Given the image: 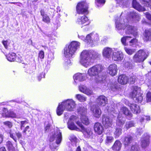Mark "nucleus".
Returning a JSON list of instances; mask_svg holds the SVG:
<instances>
[{"mask_svg": "<svg viewBox=\"0 0 151 151\" xmlns=\"http://www.w3.org/2000/svg\"><path fill=\"white\" fill-rule=\"evenodd\" d=\"M8 118H17V115L12 110H9V114L7 116Z\"/></svg>", "mask_w": 151, "mask_h": 151, "instance_id": "obj_38", "label": "nucleus"}, {"mask_svg": "<svg viewBox=\"0 0 151 151\" xmlns=\"http://www.w3.org/2000/svg\"><path fill=\"white\" fill-rule=\"evenodd\" d=\"M88 5L86 3L83 1L78 2L77 4L76 10L78 14H88Z\"/></svg>", "mask_w": 151, "mask_h": 151, "instance_id": "obj_4", "label": "nucleus"}, {"mask_svg": "<svg viewBox=\"0 0 151 151\" xmlns=\"http://www.w3.org/2000/svg\"><path fill=\"white\" fill-rule=\"evenodd\" d=\"M50 126L51 125L49 123L47 124L46 126L45 127V131H46L49 130L50 129Z\"/></svg>", "mask_w": 151, "mask_h": 151, "instance_id": "obj_61", "label": "nucleus"}, {"mask_svg": "<svg viewBox=\"0 0 151 151\" xmlns=\"http://www.w3.org/2000/svg\"><path fill=\"white\" fill-rule=\"evenodd\" d=\"M81 123H82L86 125H88L90 124V122L87 116L85 115H82L80 118Z\"/></svg>", "mask_w": 151, "mask_h": 151, "instance_id": "obj_32", "label": "nucleus"}, {"mask_svg": "<svg viewBox=\"0 0 151 151\" xmlns=\"http://www.w3.org/2000/svg\"><path fill=\"white\" fill-rule=\"evenodd\" d=\"M22 133L24 137H25L26 136H29L32 133V130L29 126H27L22 131Z\"/></svg>", "mask_w": 151, "mask_h": 151, "instance_id": "obj_29", "label": "nucleus"}, {"mask_svg": "<svg viewBox=\"0 0 151 151\" xmlns=\"http://www.w3.org/2000/svg\"><path fill=\"white\" fill-rule=\"evenodd\" d=\"M2 43L3 45L4 46V47L7 49L8 47V41L7 40H3L2 41Z\"/></svg>", "mask_w": 151, "mask_h": 151, "instance_id": "obj_59", "label": "nucleus"}, {"mask_svg": "<svg viewBox=\"0 0 151 151\" xmlns=\"http://www.w3.org/2000/svg\"><path fill=\"white\" fill-rule=\"evenodd\" d=\"M76 123L81 128V130L85 138H92L93 136V133L91 128H86L80 122L78 121Z\"/></svg>", "mask_w": 151, "mask_h": 151, "instance_id": "obj_5", "label": "nucleus"}, {"mask_svg": "<svg viewBox=\"0 0 151 151\" xmlns=\"http://www.w3.org/2000/svg\"><path fill=\"white\" fill-rule=\"evenodd\" d=\"M45 53L43 51L41 50L39 52L38 58L43 59L44 58Z\"/></svg>", "mask_w": 151, "mask_h": 151, "instance_id": "obj_47", "label": "nucleus"}, {"mask_svg": "<svg viewBox=\"0 0 151 151\" xmlns=\"http://www.w3.org/2000/svg\"><path fill=\"white\" fill-rule=\"evenodd\" d=\"M138 87L136 86H133L132 87V91L130 95L132 98L135 101V102H141L142 100V96L140 94L137 93Z\"/></svg>", "mask_w": 151, "mask_h": 151, "instance_id": "obj_7", "label": "nucleus"}, {"mask_svg": "<svg viewBox=\"0 0 151 151\" xmlns=\"http://www.w3.org/2000/svg\"><path fill=\"white\" fill-rule=\"evenodd\" d=\"M103 69L102 65L97 64L89 68L88 71V74L91 76L98 75Z\"/></svg>", "mask_w": 151, "mask_h": 151, "instance_id": "obj_6", "label": "nucleus"}, {"mask_svg": "<svg viewBox=\"0 0 151 151\" xmlns=\"http://www.w3.org/2000/svg\"><path fill=\"white\" fill-rule=\"evenodd\" d=\"M45 74L42 72L40 73L39 75L37 76V79L39 81H40L42 78H44L45 77Z\"/></svg>", "mask_w": 151, "mask_h": 151, "instance_id": "obj_53", "label": "nucleus"}, {"mask_svg": "<svg viewBox=\"0 0 151 151\" xmlns=\"http://www.w3.org/2000/svg\"><path fill=\"white\" fill-rule=\"evenodd\" d=\"M134 125V124L133 122L131 121L127 123L125 125V127L126 129H127L129 128L133 127Z\"/></svg>", "mask_w": 151, "mask_h": 151, "instance_id": "obj_43", "label": "nucleus"}, {"mask_svg": "<svg viewBox=\"0 0 151 151\" xmlns=\"http://www.w3.org/2000/svg\"><path fill=\"white\" fill-rule=\"evenodd\" d=\"M130 16L131 18L135 21H139L140 19V17L139 14L134 11L130 12Z\"/></svg>", "mask_w": 151, "mask_h": 151, "instance_id": "obj_31", "label": "nucleus"}, {"mask_svg": "<svg viewBox=\"0 0 151 151\" xmlns=\"http://www.w3.org/2000/svg\"><path fill=\"white\" fill-rule=\"evenodd\" d=\"M146 18L148 20L151 21V15L148 12H146L145 13Z\"/></svg>", "mask_w": 151, "mask_h": 151, "instance_id": "obj_60", "label": "nucleus"}, {"mask_svg": "<svg viewBox=\"0 0 151 151\" xmlns=\"http://www.w3.org/2000/svg\"><path fill=\"white\" fill-rule=\"evenodd\" d=\"M9 111L7 109L4 108L2 109V112L1 113L2 116L3 117L8 118L7 116L9 114Z\"/></svg>", "mask_w": 151, "mask_h": 151, "instance_id": "obj_39", "label": "nucleus"}, {"mask_svg": "<svg viewBox=\"0 0 151 151\" xmlns=\"http://www.w3.org/2000/svg\"><path fill=\"white\" fill-rule=\"evenodd\" d=\"M76 23L77 24L82 25V27L84 26L89 24L90 22L88 17L86 15H83L78 18Z\"/></svg>", "mask_w": 151, "mask_h": 151, "instance_id": "obj_10", "label": "nucleus"}, {"mask_svg": "<svg viewBox=\"0 0 151 151\" xmlns=\"http://www.w3.org/2000/svg\"><path fill=\"white\" fill-rule=\"evenodd\" d=\"M74 79L78 80L80 81H83L85 80L84 77L83 76L82 73H77L75 74L73 76Z\"/></svg>", "mask_w": 151, "mask_h": 151, "instance_id": "obj_35", "label": "nucleus"}, {"mask_svg": "<svg viewBox=\"0 0 151 151\" xmlns=\"http://www.w3.org/2000/svg\"><path fill=\"white\" fill-rule=\"evenodd\" d=\"M93 54L86 50H83L80 55V63L85 67H87L91 64Z\"/></svg>", "mask_w": 151, "mask_h": 151, "instance_id": "obj_2", "label": "nucleus"}, {"mask_svg": "<svg viewBox=\"0 0 151 151\" xmlns=\"http://www.w3.org/2000/svg\"><path fill=\"white\" fill-rule=\"evenodd\" d=\"M122 133V129L119 127H117L114 132L115 138H118Z\"/></svg>", "mask_w": 151, "mask_h": 151, "instance_id": "obj_36", "label": "nucleus"}, {"mask_svg": "<svg viewBox=\"0 0 151 151\" xmlns=\"http://www.w3.org/2000/svg\"><path fill=\"white\" fill-rule=\"evenodd\" d=\"M10 137L12 138L15 142H16L17 138L14 135V134L12 133L11 130L9 132Z\"/></svg>", "mask_w": 151, "mask_h": 151, "instance_id": "obj_58", "label": "nucleus"}, {"mask_svg": "<svg viewBox=\"0 0 151 151\" xmlns=\"http://www.w3.org/2000/svg\"><path fill=\"white\" fill-rule=\"evenodd\" d=\"M109 73L112 76L115 75L117 73L118 69L117 65L114 64L110 65L108 68Z\"/></svg>", "mask_w": 151, "mask_h": 151, "instance_id": "obj_18", "label": "nucleus"}, {"mask_svg": "<svg viewBox=\"0 0 151 151\" xmlns=\"http://www.w3.org/2000/svg\"><path fill=\"white\" fill-rule=\"evenodd\" d=\"M120 110L127 119L128 120L132 119L133 114L127 108L126 106H123L121 108Z\"/></svg>", "mask_w": 151, "mask_h": 151, "instance_id": "obj_17", "label": "nucleus"}, {"mask_svg": "<svg viewBox=\"0 0 151 151\" xmlns=\"http://www.w3.org/2000/svg\"><path fill=\"white\" fill-rule=\"evenodd\" d=\"M23 59L22 56H21L19 55V56L16 55V59L15 60V61L18 63H21L22 61H23Z\"/></svg>", "mask_w": 151, "mask_h": 151, "instance_id": "obj_55", "label": "nucleus"}, {"mask_svg": "<svg viewBox=\"0 0 151 151\" xmlns=\"http://www.w3.org/2000/svg\"><path fill=\"white\" fill-rule=\"evenodd\" d=\"M124 50L129 55H131L133 54L135 51V49H131L127 47H124Z\"/></svg>", "mask_w": 151, "mask_h": 151, "instance_id": "obj_37", "label": "nucleus"}, {"mask_svg": "<svg viewBox=\"0 0 151 151\" xmlns=\"http://www.w3.org/2000/svg\"><path fill=\"white\" fill-rule=\"evenodd\" d=\"M122 147V143L119 140H116L111 147V149L114 151H120Z\"/></svg>", "mask_w": 151, "mask_h": 151, "instance_id": "obj_22", "label": "nucleus"}, {"mask_svg": "<svg viewBox=\"0 0 151 151\" xmlns=\"http://www.w3.org/2000/svg\"><path fill=\"white\" fill-rule=\"evenodd\" d=\"M133 137L130 134L127 135L125 136L124 139L123 143L125 147L129 146L133 141Z\"/></svg>", "mask_w": 151, "mask_h": 151, "instance_id": "obj_21", "label": "nucleus"}, {"mask_svg": "<svg viewBox=\"0 0 151 151\" xmlns=\"http://www.w3.org/2000/svg\"><path fill=\"white\" fill-rule=\"evenodd\" d=\"M3 124L5 126H7L9 128H11L13 126L12 123L9 121H5L3 122Z\"/></svg>", "mask_w": 151, "mask_h": 151, "instance_id": "obj_52", "label": "nucleus"}, {"mask_svg": "<svg viewBox=\"0 0 151 151\" xmlns=\"http://www.w3.org/2000/svg\"><path fill=\"white\" fill-rule=\"evenodd\" d=\"M149 55L148 52H145L144 49H140L134 55L132 59L135 63H142L148 58Z\"/></svg>", "mask_w": 151, "mask_h": 151, "instance_id": "obj_3", "label": "nucleus"}, {"mask_svg": "<svg viewBox=\"0 0 151 151\" xmlns=\"http://www.w3.org/2000/svg\"><path fill=\"white\" fill-rule=\"evenodd\" d=\"M135 78L134 76H132L129 78L128 83L130 84H134L135 82Z\"/></svg>", "mask_w": 151, "mask_h": 151, "instance_id": "obj_46", "label": "nucleus"}, {"mask_svg": "<svg viewBox=\"0 0 151 151\" xmlns=\"http://www.w3.org/2000/svg\"><path fill=\"white\" fill-rule=\"evenodd\" d=\"M16 134L19 139H24L25 138V137H24L23 135V134H22V133L19 132L18 131L17 132H16L15 133Z\"/></svg>", "mask_w": 151, "mask_h": 151, "instance_id": "obj_45", "label": "nucleus"}, {"mask_svg": "<svg viewBox=\"0 0 151 151\" xmlns=\"http://www.w3.org/2000/svg\"><path fill=\"white\" fill-rule=\"evenodd\" d=\"M16 57V54L12 52H9L6 56L7 60L10 62H14Z\"/></svg>", "mask_w": 151, "mask_h": 151, "instance_id": "obj_30", "label": "nucleus"}, {"mask_svg": "<svg viewBox=\"0 0 151 151\" xmlns=\"http://www.w3.org/2000/svg\"><path fill=\"white\" fill-rule=\"evenodd\" d=\"M102 123L104 126L108 128L112 124V121L110 118L105 114H103L102 117Z\"/></svg>", "mask_w": 151, "mask_h": 151, "instance_id": "obj_14", "label": "nucleus"}, {"mask_svg": "<svg viewBox=\"0 0 151 151\" xmlns=\"http://www.w3.org/2000/svg\"><path fill=\"white\" fill-rule=\"evenodd\" d=\"M76 96V98L81 102H84L86 100V98L81 94H77Z\"/></svg>", "mask_w": 151, "mask_h": 151, "instance_id": "obj_41", "label": "nucleus"}, {"mask_svg": "<svg viewBox=\"0 0 151 151\" xmlns=\"http://www.w3.org/2000/svg\"><path fill=\"white\" fill-rule=\"evenodd\" d=\"M139 147L138 145L136 144L132 146L131 148V151H138Z\"/></svg>", "mask_w": 151, "mask_h": 151, "instance_id": "obj_51", "label": "nucleus"}, {"mask_svg": "<svg viewBox=\"0 0 151 151\" xmlns=\"http://www.w3.org/2000/svg\"><path fill=\"white\" fill-rule=\"evenodd\" d=\"M65 109V108L64 107L63 102L59 103L56 109L57 114L58 116L61 115L63 114Z\"/></svg>", "mask_w": 151, "mask_h": 151, "instance_id": "obj_28", "label": "nucleus"}, {"mask_svg": "<svg viewBox=\"0 0 151 151\" xmlns=\"http://www.w3.org/2000/svg\"><path fill=\"white\" fill-rule=\"evenodd\" d=\"M142 39L146 42L151 40V28H147L145 29L142 33Z\"/></svg>", "mask_w": 151, "mask_h": 151, "instance_id": "obj_11", "label": "nucleus"}, {"mask_svg": "<svg viewBox=\"0 0 151 151\" xmlns=\"http://www.w3.org/2000/svg\"><path fill=\"white\" fill-rule=\"evenodd\" d=\"M91 109L93 113V116L95 117L99 118L100 117L101 112V110L99 108L96 106H93Z\"/></svg>", "mask_w": 151, "mask_h": 151, "instance_id": "obj_25", "label": "nucleus"}, {"mask_svg": "<svg viewBox=\"0 0 151 151\" xmlns=\"http://www.w3.org/2000/svg\"><path fill=\"white\" fill-rule=\"evenodd\" d=\"M116 27L119 30L124 29L125 28L124 24L118 23L116 24Z\"/></svg>", "mask_w": 151, "mask_h": 151, "instance_id": "obj_42", "label": "nucleus"}, {"mask_svg": "<svg viewBox=\"0 0 151 151\" xmlns=\"http://www.w3.org/2000/svg\"><path fill=\"white\" fill-rule=\"evenodd\" d=\"M80 46V43L75 41L71 42L68 47L64 49V54L66 57H72Z\"/></svg>", "mask_w": 151, "mask_h": 151, "instance_id": "obj_1", "label": "nucleus"}, {"mask_svg": "<svg viewBox=\"0 0 151 151\" xmlns=\"http://www.w3.org/2000/svg\"><path fill=\"white\" fill-rule=\"evenodd\" d=\"M137 40L136 38H134L131 40L129 42L131 44V45H132L136 44L137 42Z\"/></svg>", "mask_w": 151, "mask_h": 151, "instance_id": "obj_57", "label": "nucleus"}, {"mask_svg": "<svg viewBox=\"0 0 151 151\" xmlns=\"http://www.w3.org/2000/svg\"><path fill=\"white\" fill-rule=\"evenodd\" d=\"M125 28L126 34H132L135 36L138 35L137 28L134 26L128 25L126 26Z\"/></svg>", "mask_w": 151, "mask_h": 151, "instance_id": "obj_12", "label": "nucleus"}, {"mask_svg": "<svg viewBox=\"0 0 151 151\" xmlns=\"http://www.w3.org/2000/svg\"><path fill=\"white\" fill-rule=\"evenodd\" d=\"M129 77L125 74H121L119 75L118 78V82L122 85H125L129 82Z\"/></svg>", "mask_w": 151, "mask_h": 151, "instance_id": "obj_16", "label": "nucleus"}, {"mask_svg": "<svg viewBox=\"0 0 151 151\" xmlns=\"http://www.w3.org/2000/svg\"><path fill=\"white\" fill-rule=\"evenodd\" d=\"M114 140V138L113 136H107L105 140V143L106 144H109L112 142Z\"/></svg>", "mask_w": 151, "mask_h": 151, "instance_id": "obj_40", "label": "nucleus"}, {"mask_svg": "<svg viewBox=\"0 0 151 151\" xmlns=\"http://www.w3.org/2000/svg\"><path fill=\"white\" fill-rule=\"evenodd\" d=\"M146 97L148 102H151V92L148 91L146 95Z\"/></svg>", "mask_w": 151, "mask_h": 151, "instance_id": "obj_54", "label": "nucleus"}, {"mask_svg": "<svg viewBox=\"0 0 151 151\" xmlns=\"http://www.w3.org/2000/svg\"><path fill=\"white\" fill-rule=\"evenodd\" d=\"M80 91L82 92L87 94V90L86 88L84 86H80L79 87Z\"/></svg>", "mask_w": 151, "mask_h": 151, "instance_id": "obj_50", "label": "nucleus"}, {"mask_svg": "<svg viewBox=\"0 0 151 151\" xmlns=\"http://www.w3.org/2000/svg\"><path fill=\"white\" fill-rule=\"evenodd\" d=\"M6 145L9 151H15V148L11 141H7Z\"/></svg>", "mask_w": 151, "mask_h": 151, "instance_id": "obj_34", "label": "nucleus"}, {"mask_svg": "<svg viewBox=\"0 0 151 151\" xmlns=\"http://www.w3.org/2000/svg\"><path fill=\"white\" fill-rule=\"evenodd\" d=\"M98 105L100 106H104L107 103L108 100L104 95H100L98 96L96 99Z\"/></svg>", "mask_w": 151, "mask_h": 151, "instance_id": "obj_13", "label": "nucleus"}, {"mask_svg": "<svg viewBox=\"0 0 151 151\" xmlns=\"http://www.w3.org/2000/svg\"><path fill=\"white\" fill-rule=\"evenodd\" d=\"M56 134L54 133L52 136H51L50 138V142H52L54 141ZM57 137L56 141V143L57 144H59L60 143L62 140V134L60 132H59L56 135Z\"/></svg>", "mask_w": 151, "mask_h": 151, "instance_id": "obj_19", "label": "nucleus"}, {"mask_svg": "<svg viewBox=\"0 0 151 151\" xmlns=\"http://www.w3.org/2000/svg\"><path fill=\"white\" fill-rule=\"evenodd\" d=\"M112 52V49L109 47H106L104 48L102 54L103 55L107 58H109Z\"/></svg>", "mask_w": 151, "mask_h": 151, "instance_id": "obj_26", "label": "nucleus"}, {"mask_svg": "<svg viewBox=\"0 0 151 151\" xmlns=\"http://www.w3.org/2000/svg\"><path fill=\"white\" fill-rule=\"evenodd\" d=\"M41 15L42 17V21L45 23L48 24L50 22V19L49 17L45 14L43 9H41L40 11Z\"/></svg>", "mask_w": 151, "mask_h": 151, "instance_id": "obj_27", "label": "nucleus"}, {"mask_svg": "<svg viewBox=\"0 0 151 151\" xmlns=\"http://www.w3.org/2000/svg\"><path fill=\"white\" fill-rule=\"evenodd\" d=\"M131 110L135 114L139 113L141 110L139 106L135 104H129L128 105Z\"/></svg>", "mask_w": 151, "mask_h": 151, "instance_id": "obj_23", "label": "nucleus"}, {"mask_svg": "<svg viewBox=\"0 0 151 151\" xmlns=\"http://www.w3.org/2000/svg\"><path fill=\"white\" fill-rule=\"evenodd\" d=\"M150 136L147 133H144L140 140L141 145L142 148H145L150 144Z\"/></svg>", "mask_w": 151, "mask_h": 151, "instance_id": "obj_9", "label": "nucleus"}, {"mask_svg": "<svg viewBox=\"0 0 151 151\" xmlns=\"http://www.w3.org/2000/svg\"><path fill=\"white\" fill-rule=\"evenodd\" d=\"M144 3L147 6H151V0H142Z\"/></svg>", "mask_w": 151, "mask_h": 151, "instance_id": "obj_56", "label": "nucleus"}, {"mask_svg": "<svg viewBox=\"0 0 151 151\" xmlns=\"http://www.w3.org/2000/svg\"><path fill=\"white\" fill-rule=\"evenodd\" d=\"M112 57L113 60L115 61H120L123 59V55L119 51H117L113 52Z\"/></svg>", "mask_w": 151, "mask_h": 151, "instance_id": "obj_20", "label": "nucleus"}, {"mask_svg": "<svg viewBox=\"0 0 151 151\" xmlns=\"http://www.w3.org/2000/svg\"><path fill=\"white\" fill-rule=\"evenodd\" d=\"M132 6L133 8L139 12H143L146 10L145 9L141 6L136 0H133Z\"/></svg>", "mask_w": 151, "mask_h": 151, "instance_id": "obj_24", "label": "nucleus"}, {"mask_svg": "<svg viewBox=\"0 0 151 151\" xmlns=\"http://www.w3.org/2000/svg\"><path fill=\"white\" fill-rule=\"evenodd\" d=\"M93 128L95 132L99 135H101L104 131L103 126L99 122H96L94 124Z\"/></svg>", "mask_w": 151, "mask_h": 151, "instance_id": "obj_15", "label": "nucleus"}, {"mask_svg": "<svg viewBox=\"0 0 151 151\" xmlns=\"http://www.w3.org/2000/svg\"><path fill=\"white\" fill-rule=\"evenodd\" d=\"M68 127L71 130H75L77 131H80V129L75 125L73 122L69 121L68 123Z\"/></svg>", "mask_w": 151, "mask_h": 151, "instance_id": "obj_33", "label": "nucleus"}, {"mask_svg": "<svg viewBox=\"0 0 151 151\" xmlns=\"http://www.w3.org/2000/svg\"><path fill=\"white\" fill-rule=\"evenodd\" d=\"M97 3L99 4H104L105 1V0H96Z\"/></svg>", "mask_w": 151, "mask_h": 151, "instance_id": "obj_63", "label": "nucleus"}, {"mask_svg": "<svg viewBox=\"0 0 151 151\" xmlns=\"http://www.w3.org/2000/svg\"><path fill=\"white\" fill-rule=\"evenodd\" d=\"M29 120L27 119L24 121H20V129H22L23 127H24V124H27L28 123Z\"/></svg>", "mask_w": 151, "mask_h": 151, "instance_id": "obj_48", "label": "nucleus"}, {"mask_svg": "<svg viewBox=\"0 0 151 151\" xmlns=\"http://www.w3.org/2000/svg\"><path fill=\"white\" fill-rule=\"evenodd\" d=\"M62 102L64 107L68 111H73L76 107L75 102L72 99H68Z\"/></svg>", "mask_w": 151, "mask_h": 151, "instance_id": "obj_8", "label": "nucleus"}, {"mask_svg": "<svg viewBox=\"0 0 151 151\" xmlns=\"http://www.w3.org/2000/svg\"><path fill=\"white\" fill-rule=\"evenodd\" d=\"M64 65L66 68L70 66L71 65V63L70 59H66L64 63Z\"/></svg>", "mask_w": 151, "mask_h": 151, "instance_id": "obj_44", "label": "nucleus"}, {"mask_svg": "<svg viewBox=\"0 0 151 151\" xmlns=\"http://www.w3.org/2000/svg\"><path fill=\"white\" fill-rule=\"evenodd\" d=\"M97 141L98 142H99L100 143H101L103 141V136H101L100 137H98V138H97Z\"/></svg>", "mask_w": 151, "mask_h": 151, "instance_id": "obj_62", "label": "nucleus"}, {"mask_svg": "<svg viewBox=\"0 0 151 151\" xmlns=\"http://www.w3.org/2000/svg\"><path fill=\"white\" fill-rule=\"evenodd\" d=\"M0 151H7L4 147L2 146L0 148Z\"/></svg>", "mask_w": 151, "mask_h": 151, "instance_id": "obj_64", "label": "nucleus"}, {"mask_svg": "<svg viewBox=\"0 0 151 151\" xmlns=\"http://www.w3.org/2000/svg\"><path fill=\"white\" fill-rule=\"evenodd\" d=\"M131 37H132L131 36H126L122 38L121 39V41L122 43L123 44V45H126V40L128 38H131Z\"/></svg>", "mask_w": 151, "mask_h": 151, "instance_id": "obj_49", "label": "nucleus"}]
</instances>
